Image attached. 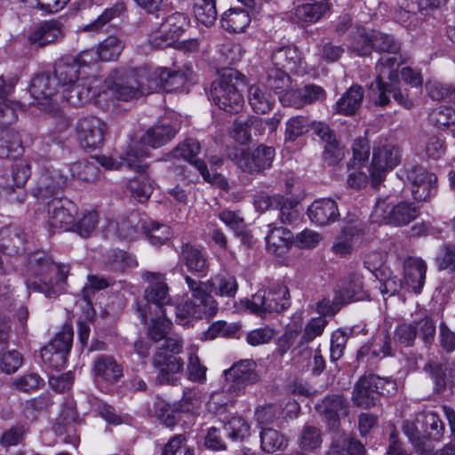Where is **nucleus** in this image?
Returning <instances> with one entry per match:
<instances>
[{"label": "nucleus", "instance_id": "obj_1", "mask_svg": "<svg viewBox=\"0 0 455 455\" xmlns=\"http://www.w3.org/2000/svg\"><path fill=\"white\" fill-rule=\"evenodd\" d=\"M54 78L61 89V99L71 105L84 104L100 96V80L82 71L75 56L67 55L55 61Z\"/></svg>", "mask_w": 455, "mask_h": 455}, {"label": "nucleus", "instance_id": "obj_2", "mask_svg": "<svg viewBox=\"0 0 455 455\" xmlns=\"http://www.w3.org/2000/svg\"><path fill=\"white\" fill-rule=\"evenodd\" d=\"M23 275L28 290L51 299L64 291L68 267L55 264L44 251H35L26 259Z\"/></svg>", "mask_w": 455, "mask_h": 455}, {"label": "nucleus", "instance_id": "obj_3", "mask_svg": "<svg viewBox=\"0 0 455 455\" xmlns=\"http://www.w3.org/2000/svg\"><path fill=\"white\" fill-rule=\"evenodd\" d=\"M402 56H381L376 64L377 77L375 83L369 86L370 96L375 104L381 107L389 102V95L395 100L409 109L412 107V101L408 95L398 88V68L403 63Z\"/></svg>", "mask_w": 455, "mask_h": 455}, {"label": "nucleus", "instance_id": "obj_4", "mask_svg": "<svg viewBox=\"0 0 455 455\" xmlns=\"http://www.w3.org/2000/svg\"><path fill=\"white\" fill-rule=\"evenodd\" d=\"M245 87V77L234 68L225 69L220 76L212 82L211 97L220 108L228 113H238L244 100L242 91Z\"/></svg>", "mask_w": 455, "mask_h": 455}, {"label": "nucleus", "instance_id": "obj_5", "mask_svg": "<svg viewBox=\"0 0 455 455\" xmlns=\"http://www.w3.org/2000/svg\"><path fill=\"white\" fill-rule=\"evenodd\" d=\"M182 340L180 338L167 339L160 343L152 357V365L157 371L156 382L164 385H175L178 374L184 370V361L177 355L182 351Z\"/></svg>", "mask_w": 455, "mask_h": 455}, {"label": "nucleus", "instance_id": "obj_6", "mask_svg": "<svg viewBox=\"0 0 455 455\" xmlns=\"http://www.w3.org/2000/svg\"><path fill=\"white\" fill-rule=\"evenodd\" d=\"M143 71H148V68L116 69L105 80V84L108 90L117 100L128 101L152 93V91L147 90L149 85V79L141 76Z\"/></svg>", "mask_w": 455, "mask_h": 455}, {"label": "nucleus", "instance_id": "obj_7", "mask_svg": "<svg viewBox=\"0 0 455 455\" xmlns=\"http://www.w3.org/2000/svg\"><path fill=\"white\" fill-rule=\"evenodd\" d=\"M290 306L289 290L282 284L273 285L267 291H259L246 302V307L257 315L280 313Z\"/></svg>", "mask_w": 455, "mask_h": 455}, {"label": "nucleus", "instance_id": "obj_8", "mask_svg": "<svg viewBox=\"0 0 455 455\" xmlns=\"http://www.w3.org/2000/svg\"><path fill=\"white\" fill-rule=\"evenodd\" d=\"M142 278L149 283L145 291V299L147 305L144 308H140L141 321L146 323L148 313L151 314L152 307L156 315L162 313L163 309L169 307L168 286L164 282V276L158 272H144Z\"/></svg>", "mask_w": 455, "mask_h": 455}, {"label": "nucleus", "instance_id": "obj_9", "mask_svg": "<svg viewBox=\"0 0 455 455\" xmlns=\"http://www.w3.org/2000/svg\"><path fill=\"white\" fill-rule=\"evenodd\" d=\"M401 160L399 148L386 140L373 146L372 161L370 167L372 186L377 188L385 179L386 172L395 168Z\"/></svg>", "mask_w": 455, "mask_h": 455}, {"label": "nucleus", "instance_id": "obj_10", "mask_svg": "<svg viewBox=\"0 0 455 455\" xmlns=\"http://www.w3.org/2000/svg\"><path fill=\"white\" fill-rule=\"evenodd\" d=\"M201 150L199 142L194 139L185 140L179 144L172 152L176 158H182L192 164L203 176L206 182H209L224 191L229 190L227 179L220 173L211 174L205 163L198 158L197 155Z\"/></svg>", "mask_w": 455, "mask_h": 455}, {"label": "nucleus", "instance_id": "obj_11", "mask_svg": "<svg viewBox=\"0 0 455 455\" xmlns=\"http://www.w3.org/2000/svg\"><path fill=\"white\" fill-rule=\"evenodd\" d=\"M387 386L393 387L391 379L374 374L364 375L355 383L352 399L357 406L370 408L376 405L381 395L389 392Z\"/></svg>", "mask_w": 455, "mask_h": 455}, {"label": "nucleus", "instance_id": "obj_12", "mask_svg": "<svg viewBox=\"0 0 455 455\" xmlns=\"http://www.w3.org/2000/svg\"><path fill=\"white\" fill-rule=\"evenodd\" d=\"M144 156H146L144 150L140 149L136 151L133 148H130L126 152L125 158L127 167L135 170L139 173L137 177L129 180L128 188L132 196L140 203L147 201L153 191L151 181L146 173L148 164L141 159Z\"/></svg>", "mask_w": 455, "mask_h": 455}, {"label": "nucleus", "instance_id": "obj_13", "mask_svg": "<svg viewBox=\"0 0 455 455\" xmlns=\"http://www.w3.org/2000/svg\"><path fill=\"white\" fill-rule=\"evenodd\" d=\"M275 155L274 148L261 144L252 152L244 148H235L233 159L243 172L254 174L270 168Z\"/></svg>", "mask_w": 455, "mask_h": 455}, {"label": "nucleus", "instance_id": "obj_14", "mask_svg": "<svg viewBox=\"0 0 455 455\" xmlns=\"http://www.w3.org/2000/svg\"><path fill=\"white\" fill-rule=\"evenodd\" d=\"M225 377L228 382V392L235 395H243L248 386L259 381L257 364L253 360L249 359L235 363L225 371Z\"/></svg>", "mask_w": 455, "mask_h": 455}, {"label": "nucleus", "instance_id": "obj_15", "mask_svg": "<svg viewBox=\"0 0 455 455\" xmlns=\"http://www.w3.org/2000/svg\"><path fill=\"white\" fill-rule=\"evenodd\" d=\"M73 335L72 328L64 326L53 339L41 350L44 363L56 370L62 369L72 347Z\"/></svg>", "mask_w": 455, "mask_h": 455}, {"label": "nucleus", "instance_id": "obj_16", "mask_svg": "<svg viewBox=\"0 0 455 455\" xmlns=\"http://www.w3.org/2000/svg\"><path fill=\"white\" fill-rule=\"evenodd\" d=\"M58 83L49 74L43 73L33 77L29 92L34 99L32 104L38 106L47 112L55 110L59 95L57 89Z\"/></svg>", "mask_w": 455, "mask_h": 455}, {"label": "nucleus", "instance_id": "obj_17", "mask_svg": "<svg viewBox=\"0 0 455 455\" xmlns=\"http://www.w3.org/2000/svg\"><path fill=\"white\" fill-rule=\"evenodd\" d=\"M406 178L411 185L414 199L427 201L437 191V177L420 165H411L406 169Z\"/></svg>", "mask_w": 455, "mask_h": 455}, {"label": "nucleus", "instance_id": "obj_18", "mask_svg": "<svg viewBox=\"0 0 455 455\" xmlns=\"http://www.w3.org/2000/svg\"><path fill=\"white\" fill-rule=\"evenodd\" d=\"M47 204L50 229L70 231L77 212L76 205L67 198L59 197L52 198Z\"/></svg>", "mask_w": 455, "mask_h": 455}, {"label": "nucleus", "instance_id": "obj_19", "mask_svg": "<svg viewBox=\"0 0 455 455\" xmlns=\"http://www.w3.org/2000/svg\"><path fill=\"white\" fill-rule=\"evenodd\" d=\"M348 408L349 403L341 395H327L315 405V410L331 431L339 429L340 419L348 414Z\"/></svg>", "mask_w": 455, "mask_h": 455}, {"label": "nucleus", "instance_id": "obj_20", "mask_svg": "<svg viewBox=\"0 0 455 455\" xmlns=\"http://www.w3.org/2000/svg\"><path fill=\"white\" fill-rule=\"evenodd\" d=\"M76 132L83 148H97L104 142L107 125L96 116L84 117L77 123Z\"/></svg>", "mask_w": 455, "mask_h": 455}, {"label": "nucleus", "instance_id": "obj_21", "mask_svg": "<svg viewBox=\"0 0 455 455\" xmlns=\"http://www.w3.org/2000/svg\"><path fill=\"white\" fill-rule=\"evenodd\" d=\"M141 76L149 79L147 90L152 91V93L159 89L172 92L181 87L186 81L183 72L172 71L166 68H148V71L142 72Z\"/></svg>", "mask_w": 455, "mask_h": 455}, {"label": "nucleus", "instance_id": "obj_22", "mask_svg": "<svg viewBox=\"0 0 455 455\" xmlns=\"http://www.w3.org/2000/svg\"><path fill=\"white\" fill-rule=\"evenodd\" d=\"M188 24V19L183 13L171 14L161 24L158 32L154 36V44L158 47L172 45L183 34Z\"/></svg>", "mask_w": 455, "mask_h": 455}, {"label": "nucleus", "instance_id": "obj_23", "mask_svg": "<svg viewBox=\"0 0 455 455\" xmlns=\"http://www.w3.org/2000/svg\"><path fill=\"white\" fill-rule=\"evenodd\" d=\"M180 260L188 271L198 276H205L210 269L207 253L200 246L189 242L182 243L179 252Z\"/></svg>", "mask_w": 455, "mask_h": 455}, {"label": "nucleus", "instance_id": "obj_24", "mask_svg": "<svg viewBox=\"0 0 455 455\" xmlns=\"http://www.w3.org/2000/svg\"><path fill=\"white\" fill-rule=\"evenodd\" d=\"M93 374L97 382L116 383L123 376V367L114 356L99 355L93 361Z\"/></svg>", "mask_w": 455, "mask_h": 455}, {"label": "nucleus", "instance_id": "obj_25", "mask_svg": "<svg viewBox=\"0 0 455 455\" xmlns=\"http://www.w3.org/2000/svg\"><path fill=\"white\" fill-rule=\"evenodd\" d=\"M427 264L420 258L409 257L403 262V284L414 293H420L425 284Z\"/></svg>", "mask_w": 455, "mask_h": 455}, {"label": "nucleus", "instance_id": "obj_26", "mask_svg": "<svg viewBox=\"0 0 455 455\" xmlns=\"http://www.w3.org/2000/svg\"><path fill=\"white\" fill-rule=\"evenodd\" d=\"M307 215L312 222L325 226L338 220L339 212L334 200L322 198L311 204L307 209Z\"/></svg>", "mask_w": 455, "mask_h": 455}, {"label": "nucleus", "instance_id": "obj_27", "mask_svg": "<svg viewBox=\"0 0 455 455\" xmlns=\"http://www.w3.org/2000/svg\"><path fill=\"white\" fill-rule=\"evenodd\" d=\"M62 24L58 20H47L34 28L28 36L31 44L44 47L63 36Z\"/></svg>", "mask_w": 455, "mask_h": 455}, {"label": "nucleus", "instance_id": "obj_28", "mask_svg": "<svg viewBox=\"0 0 455 455\" xmlns=\"http://www.w3.org/2000/svg\"><path fill=\"white\" fill-rule=\"evenodd\" d=\"M265 131L263 119L258 116L238 118L233 124L232 137L240 144H246L252 135H262Z\"/></svg>", "mask_w": 455, "mask_h": 455}, {"label": "nucleus", "instance_id": "obj_29", "mask_svg": "<svg viewBox=\"0 0 455 455\" xmlns=\"http://www.w3.org/2000/svg\"><path fill=\"white\" fill-rule=\"evenodd\" d=\"M167 308L168 314L174 313L178 323L182 325L187 324L189 318L212 317L215 315V314L208 312V307L205 304L198 303L190 299L177 306L169 305Z\"/></svg>", "mask_w": 455, "mask_h": 455}, {"label": "nucleus", "instance_id": "obj_30", "mask_svg": "<svg viewBox=\"0 0 455 455\" xmlns=\"http://www.w3.org/2000/svg\"><path fill=\"white\" fill-rule=\"evenodd\" d=\"M433 382V391L442 394L447 387L448 362L445 358H429L422 368Z\"/></svg>", "mask_w": 455, "mask_h": 455}, {"label": "nucleus", "instance_id": "obj_31", "mask_svg": "<svg viewBox=\"0 0 455 455\" xmlns=\"http://www.w3.org/2000/svg\"><path fill=\"white\" fill-rule=\"evenodd\" d=\"M422 438L424 441V451L426 452L427 442H440L443 436L445 426L440 417L433 411H426L420 414ZM420 421L419 419H418Z\"/></svg>", "mask_w": 455, "mask_h": 455}, {"label": "nucleus", "instance_id": "obj_32", "mask_svg": "<svg viewBox=\"0 0 455 455\" xmlns=\"http://www.w3.org/2000/svg\"><path fill=\"white\" fill-rule=\"evenodd\" d=\"M17 81V77L4 79L3 76H0V100H3V103H0V117H7L9 123L17 119L15 112L21 107L17 101L7 100V97L10 96L14 90Z\"/></svg>", "mask_w": 455, "mask_h": 455}, {"label": "nucleus", "instance_id": "obj_33", "mask_svg": "<svg viewBox=\"0 0 455 455\" xmlns=\"http://www.w3.org/2000/svg\"><path fill=\"white\" fill-rule=\"evenodd\" d=\"M269 230L266 236L267 249L268 251L281 256L288 250L292 242V235L283 227L268 225Z\"/></svg>", "mask_w": 455, "mask_h": 455}, {"label": "nucleus", "instance_id": "obj_34", "mask_svg": "<svg viewBox=\"0 0 455 455\" xmlns=\"http://www.w3.org/2000/svg\"><path fill=\"white\" fill-rule=\"evenodd\" d=\"M271 60L272 66L293 72L299 68L302 59L296 46L286 45L276 49L272 53Z\"/></svg>", "mask_w": 455, "mask_h": 455}, {"label": "nucleus", "instance_id": "obj_35", "mask_svg": "<svg viewBox=\"0 0 455 455\" xmlns=\"http://www.w3.org/2000/svg\"><path fill=\"white\" fill-rule=\"evenodd\" d=\"M248 11L240 8H230L220 19L221 27L231 33H241L250 24Z\"/></svg>", "mask_w": 455, "mask_h": 455}, {"label": "nucleus", "instance_id": "obj_36", "mask_svg": "<svg viewBox=\"0 0 455 455\" xmlns=\"http://www.w3.org/2000/svg\"><path fill=\"white\" fill-rule=\"evenodd\" d=\"M185 281L192 293L190 299L205 304L210 314H216L218 305L213 297L209 293V285H205V283L196 280L189 275L185 276Z\"/></svg>", "mask_w": 455, "mask_h": 455}, {"label": "nucleus", "instance_id": "obj_37", "mask_svg": "<svg viewBox=\"0 0 455 455\" xmlns=\"http://www.w3.org/2000/svg\"><path fill=\"white\" fill-rule=\"evenodd\" d=\"M363 91L360 85H352L337 101L336 110L345 116H352L361 107Z\"/></svg>", "mask_w": 455, "mask_h": 455}, {"label": "nucleus", "instance_id": "obj_38", "mask_svg": "<svg viewBox=\"0 0 455 455\" xmlns=\"http://www.w3.org/2000/svg\"><path fill=\"white\" fill-rule=\"evenodd\" d=\"M205 285H209V293L213 292L215 295L221 297H235L238 284L235 276L224 273L219 274L205 282Z\"/></svg>", "mask_w": 455, "mask_h": 455}, {"label": "nucleus", "instance_id": "obj_39", "mask_svg": "<svg viewBox=\"0 0 455 455\" xmlns=\"http://www.w3.org/2000/svg\"><path fill=\"white\" fill-rule=\"evenodd\" d=\"M177 130L170 124H158L148 129L141 137V141L154 148H160L171 141Z\"/></svg>", "mask_w": 455, "mask_h": 455}, {"label": "nucleus", "instance_id": "obj_40", "mask_svg": "<svg viewBox=\"0 0 455 455\" xmlns=\"http://www.w3.org/2000/svg\"><path fill=\"white\" fill-rule=\"evenodd\" d=\"M350 48L360 56L369 55L373 50L374 30L357 27L351 33Z\"/></svg>", "mask_w": 455, "mask_h": 455}, {"label": "nucleus", "instance_id": "obj_41", "mask_svg": "<svg viewBox=\"0 0 455 455\" xmlns=\"http://www.w3.org/2000/svg\"><path fill=\"white\" fill-rule=\"evenodd\" d=\"M346 304L352 300H359L363 298V276L359 274H351L342 286L336 291Z\"/></svg>", "mask_w": 455, "mask_h": 455}, {"label": "nucleus", "instance_id": "obj_42", "mask_svg": "<svg viewBox=\"0 0 455 455\" xmlns=\"http://www.w3.org/2000/svg\"><path fill=\"white\" fill-rule=\"evenodd\" d=\"M21 139L20 134L10 127L0 128V157L7 158L12 154H20Z\"/></svg>", "mask_w": 455, "mask_h": 455}, {"label": "nucleus", "instance_id": "obj_43", "mask_svg": "<svg viewBox=\"0 0 455 455\" xmlns=\"http://www.w3.org/2000/svg\"><path fill=\"white\" fill-rule=\"evenodd\" d=\"M287 72V70L279 67H268L264 77L265 85L275 92L287 90L291 84V77Z\"/></svg>", "mask_w": 455, "mask_h": 455}, {"label": "nucleus", "instance_id": "obj_44", "mask_svg": "<svg viewBox=\"0 0 455 455\" xmlns=\"http://www.w3.org/2000/svg\"><path fill=\"white\" fill-rule=\"evenodd\" d=\"M315 2L298 6L295 9L296 17L304 22H315L331 9L329 2Z\"/></svg>", "mask_w": 455, "mask_h": 455}, {"label": "nucleus", "instance_id": "obj_45", "mask_svg": "<svg viewBox=\"0 0 455 455\" xmlns=\"http://www.w3.org/2000/svg\"><path fill=\"white\" fill-rule=\"evenodd\" d=\"M66 182L63 176L56 171L44 172L39 179L36 188L37 196L43 198L54 194Z\"/></svg>", "mask_w": 455, "mask_h": 455}, {"label": "nucleus", "instance_id": "obj_46", "mask_svg": "<svg viewBox=\"0 0 455 455\" xmlns=\"http://www.w3.org/2000/svg\"><path fill=\"white\" fill-rule=\"evenodd\" d=\"M172 323L168 318V310L163 309L162 313H158L156 318L152 319V323L148 329V336L155 342H160L163 340L164 343L167 339L171 337H167Z\"/></svg>", "mask_w": 455, "mask_h": 455}, {"label": "nucleus", "instance_id": "obj_47", "mask_svg": "<svg viewBox=\"0 0 455 455\" xmlns=\"http://www.w3.org/2000/svg\"><path fill=\"white\" fill-rule=\"evenodd\" d=\"M446 0H397L400 8L399 19L404 14H416L418 12L433 10L445 4Z\"/></svg>", "mask_w": 455, "mask_h": 455}, {"label": "nucleus", "instance_id": "obj_48", "mask_svg": "<svg viewBox=\"0 0 455 455\" xmlns=\"http://www.w3.org/2000/svg\"><path fill=\"white\" fill-rule=\"evenodd\" d=\"M419 209L413 204L401 202L392 207L391 225L404 226L414 220L419 215Z\"/></svg>", "mask_w": 455, "mask_h": 455}, {"label": "nucleus", "instance_id": "obj_49", "mask_svg": "<svg viewBox=\"0 0 455 455\" xmlns=\"http://www.w3.org/2000/svg\"><path fill=\"white\" fill-rule=\"evenodd\" d=\"M323 443L322 430L313 425H305L299 436V446L302 451H313Z\"/></svg>", "mask_w": 455, "mask_h": 455}, {"label": "nucleus", "instance_id": "obj_50", "mask_svg": "<svg viewBox=\"0 0 455 455\" xmlns=\"http://www.w3.org/2000/svg\"><path fill=\"white\" fill-rule=\"evenodd\" d=\"M193 11L196 20L206 27L215 23L218 15L215 0H194Z\"/></svg>", "mask_w": 455, "mask_h": 455}, {"label": "nucleus", "instance_id": "obj_51", "mask_svg": "<svg viewBox=\"0 0 455 455\" xmlns=\"http://www.w3.org/2000/svg\"><path fill=\"white\" fill-rule=\"evenodd\" d=\"M124 48V42L116 36H109L96 47L101 61L116 60Z\"/></svg>", "mask_w": 455, "mask_h": 455}, {"label": "nucleus", "instance_id": "obj_52", "mask_svg": "<svg viewBox=\"0 0 455 455\" xmlns=\"http://www.w3.org/2000/svg\"><path fill=\"white\" fill-rule=\"evenodd\" d=\"M260 446L264 451L271 453L284 449L287 446V440L279 431L265 427L260 432Z\"/></svg>", "mask_w": 455, "mask_h": 455}, {"label": "nucleus", "instance_id": "obj_53", "mask_svg": "<svg viewBox=\"0 0 455 455\" xmlns=\"http://www.w3.org/2000/svg\"><path fill=\"white\" fill-rule=\"evenodd\" d=\"M358 235L359 230L355 227L349 226L344 228L341 233L337 236L332 245V251L336 254H350L354 248V239Z\"/></svg>", "mask_w": 455, "mask_h": 455}, {"label": "nucleus", "instance_id": "obj_54", "mask_svg": "<svg viewBox=\"0 0 455 455\" xmlns=\"http://www.w3.org/2000/svg\"><path fill=\"white\" fill-rule=\"evenodd\" d=\"M99 223V215L97 212L91 211L73 222L70 231L78 234L83 238H87L92 235Z\"/></svg>", "mask_w": 455, "mask_h": 455}, {"label": "nucleus", "instance_id": "obj_55", "mask_svg": "<svg viewBox=\"0 0 455 455\" xmlns=\"http://www.w3.org/2000/svg\"><path fill=\"white\" fill-rule=\"evenodd\" d=\"M223 429L228 437L242 442L250 435L251 427L243 418L232 417L223 425Z\"/></svg>", "mask_w": 455, "mask_h": 455}, {"label": "nucleus", "instance_id": "obj_56", "mask_svg": "<svg viewBox=\"0 0 455 455\" xmlns=\"http://www.w3.org/2000/svg\"><path fill=\"white\" fill-rule=\"evenodd\" d=\"M145 234L150 243L154 245H160L168 241L172 236V231L169 226L160 224L156 221L145 222L142 226Z\"/></svg>", "mask_w": 455, "mask_h": 455}, {"label": "nucleus", "instance_id": "obj_57", "mask_svg": "<svg viewBox=\"0 0 455 455\" xmlns=\"http://www.w3.org/2000/svg\"><path fill=\"white\" fill-rule=\"evenodd\" d=\"M72 176L85 182H93L99 179L100 169L92 161H80L70 167Z\"/></svg>", "mask_w": 455, "mask_h": 455}, {"label": "nucleus", "instance_id": "obj_58", "mask_svg": "<svg viewBox=\"0 0 455 455\" xmlns=\"http://www.w3.org/2000/svg\"><path fill=\"white\" fill-rule=\"evenodd\" d=\"M400 48V43L392 35L374 30L373 50L393 54L392 56H401L399 54Z\"/></svg>", "mask_w": 455, "mask_h": 455}, {"label": "nucleus", "instance_id": "obj_59", "mask_svg": "<svg viewBox=\"0 0 455 455\" xmlns=\"http://www.w3.org/2000/svg\"><path fill=\"white\" fill-rule=\"evenodd\" d=\"M124 10L123 4H116L106 9L95 20L83 27L82 31L99 33L115 18L118 17Z\"/></svg>", "mask_w": 455, "mask_h": 455}, {"label": "nucleus", "instance_id": "obj_60", "mask_svg": "<svg viewBox=\"0 0 455 455\" xmlns=\"http://www.w3.org/2000/svg\"><path fill=\"white\" fill-rule=\"evenodd\" d=\"M124 10L123 4H116L106 9L95 20L83 27L82 31L99 33L115 18L118 17Z\"/></svg>", "mask_w": 455, "mask_h": 455}, {"label": "nucleus", "instance_id": "obj_61", "mask_svg": "<svg viewBox=\"0 0 455 455\" xmlns=\"http://www.w3.org/2000/svg\"><path fill=\"white\" fill-rule=\"evenodd\" d=\"M115 235L120 239L129 240L134 238L136 228L131 220L109 221L107 227V235Z\"/></svg>", "mask_w": 455, "mask_h": 455}, {"label": "nucleus", "instance_id": "obj_62", "mask_svg": "<svg viewBox=\"0 0 455 455\" xmlns=\"http://www.w3.org/2000/svg\"><path fill=\"white\" fill-rule=\"evenodd\" d=\"M310 127L309 120L305 116H294L286 122L285 140L290 141L296 140L299 137L305 134Z\"/></svg>", "mask_w": 455, "mask_h": 455}, {"label": "nucleus", "instance_id": "obj_63", "mask_svg": "<svg viewBox=\"0 0 455 455\" xmlns=\"http://www.w3.org/2000/svg\"><path fill=\"white\" fill-rule=\"evenodd\" d=\"M248 99L256 113L264 114L271 108L268 96L257 85H251L249 88Z\"/></svg>", "mask_w": 455, "mask_h": 455}, {"label": "nucleus", "instance_id": "obj_64", "mask_svg": "<svg viewBox=\"0 0 455 455\" xmlns=\"http://www.w3.org/2000/svg\"><path fill=\"white\" fill-rule=\"evenodd\" d=\"M162 455H194V450L186 444V437L177 435L164 445Z\"/></svg>", "mask_w": 455, "mask_h": 455}]
</instances>
